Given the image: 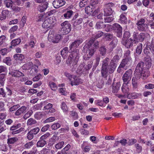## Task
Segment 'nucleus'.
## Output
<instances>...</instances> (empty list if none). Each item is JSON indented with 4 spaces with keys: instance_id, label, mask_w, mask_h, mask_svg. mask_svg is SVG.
<instances>
[{
    "instance_id": "1",
    "label": "nucleus",
    "mask_w": 154,
    "mask_h": 154,
    "mask_svg": "<svg viewBox=\"0 0 154 154\" xmlns=\"http://www.w3.org/2000/svg\"><path fill=\"white\" fill-rule=\"evenodd\" d=\"M119 59V57L118 55H115L110 61L109 65V58L106 57L102 61V64L101 69L102 76L105 78L107 77L108 72L110 74L112 73L117 67L116 63L118 61Z\"/></svg>"
},
{
    "instance_id": "2",
    "label": "nucleus",
    "mask_w": 154,
    "mask_h": 154,
    "mask_svg": "<svg viewBox=\"0 0 154 154\" xmlns=\"http://www.w3.org/2000/svg\"><path fill=\"white\" fill-rule=\"evenodd\" d=\"M79 50H76V52L73 51L69 54L68 59L66 60V63L70 67L74 66L77 64L79 58L78 55Z\"/></svg>"
},
{
    "instance_id": "3",
    "label": "nucleus",
    "mask_w": 154,
    "mask_h": 154,
    "mask_svg": "<svg viewBox=\"0 0 154 154\" xmlns=\"http://www.w3.org/2000/svg\"><path fill=\"white\" fill-rule=\"evenodd\" d=\"M88 54L91 56H92L96 49L99 47V43L97 41H94L93 39H91L88 43Z\"/></svg>"
},
{
    "instance_id": "4",
    "label": "nucleus",
    "mask_w": 154,
    "mask_h": 154,
    "mask_svg": "<svg viewBox=\"0 0 154 154\" xmlns=\"http://www.w3.org/2000/svg\"><path fill=\"white\" fill-rule=\"evenodd\" d=\"M144 66V63L142 62H140L137 64L134 72L136 75H137L139 77L140 75H142L144 77H146L145 71H144L143 67Z\"/></svg>"
},
{
    "instance_id": "5",
    "label": "nucleus",
    "mask_w": 154,
    "mask_h": 154,
    "mask_svg": "<svg viewBox=\"0 0 154 154\" xmlns=\"http://www.w3.org/2000/svg\"><path fill=\"white\" fill-rule=\"evenodd\" d=\"M60 29V31L62 34L63 35L67 34L71 30V25L68 21H66L61 24Z\"/></svg>"
},
{
    "instance_id": "6",
    "label": "nucleus",
    "mask_w": 154,
    "mask_h": 154,
    "mask_svg": "<svg viewBox=\"0 0 154 154\" xmlns=\"http://www.w3.org/2000/svg\"><path fill=\"white\" fill-rule=\"evenodd\" d=\"M98 2V0H91L90 3L92 5L85 8V12L88 14H90L94 13H96L95 8L93 5L97 4Z\"/></svg>"
},
{
    "instance_id": "7",
    "label": "nucleus",
    "mask_w": 154,
    "mask_h": 154,
    "mask_svg": "<svg viewBox=\"0 0 154 154\" xmlns=\"http://www.w3.org/2000/svg\"><path fill=\"white\" fill-rule=\"evenodd\" d=\"M107 27H109L114 30L117 33V35L119 37H121L122 35V28L118 23H115L112 26L107 25Z\"/></svg>"
},
{
    "instance_id": "8",
    "label": "nucleus",
    "mask_w": 154,
    "mask_h": 154,
    "mask_svg": "<svg viewBox=\"0 0 154 154\" xmlns=\"http://www.w3.org/2000/svg\"><path fill=\"white\" fill-rule=\"evenodd\" d=\"M132 37L134 43L136 44L139 41H143L145 37V33H141L139 34L138 33L134 32Z\"/></svg>"
},
{
    "instance_id": "9",
    "label": "nucleus",
    "mask_w": 154,
    "mask_h": 154,
    "mask_svg": "<svg viewBox=\"0 0 154 154\" xmlns=\"http://www.w3.org/2000/svg\"><path fill=\"white\" fill-rule=\"evenodd\" d=\"M132 70L129 69L126 71L123 75L122 79L124 82L126 84L128 83L132 77Z\"/></svg>"
},
{
    "instance_id": "10",
    "label": "nucleus",
    "mask_w": 154,
    "mask_h": 154,
    "mask_svg": "<svg viewBox=\"0 0 154 154\" xmlns=\"http://www.w3.org/2000/svg\"><path fill=\"white\" fill-rule=\"evenodd\" d=\"M122 44L127 48H129L132 46L134 43L133 39L130 38L129 39L123 38L122 41Z\"/></svg>"
},
{
    "instance_id": "11",
    "label": "nucleus",
    "mask_w": 154,
    "mask_h": 154,
    "mask_svg": "<svg viewBox=\"0 0 154 154\" xmlns=\"http://www.w3.org/2000/svg\"><path fill=\"white\" fill-rule=\"evenodd\" d=\"M82 39L79 38L72 43L69 46L70 49L71 51H74V49L78 47L82 42Z\"/></svg>"
},
{
    "instance_id": "12",
    "label": "nucleus",
    "mask_w": 154,
    "mask_h": 154,
    "mask_svg": "<svg viewBox=\"0 0 154 154\" xmlns=\"http://www.w3.org/2000/svg\"><path fill=\"white\" fill-rule=\"evenodd\" d=\"M71 85L72 86L76 85L82 83V80L77 77L73 75L70 81Z\"/></svg>"
},
{
    "instance_id": "13",
    "label": "nucleus",
    "mask_w": 154,
    "mask_h": 154,
    "mask_svg": "<svg viewBox=\"0 0 154 154\" xmlns=\"http://www.w3.org/2000/svg\"><path fill=\"white\" fill-rule=\"evenodd\" d=\"M66 3L62 0H55L53 2V5L55 8H57L64 5Z\"/></svg>"
},
{
    "instance_id": "14",
    "label": "nucleus",
    "mask_w": 154,
    "mask_h": 154,
    "mask_svg": "<svg viewBox=\"0 0 154 154\" xmlns=\"http://www.w3.org/2000/svg\"><path fill=\"white\" fill-rule=\"evenodd\" d=\"M9 74L12 76L16 77H19L20 76H24V75L18 70H14L9 72Z\"/></svg>"
},
{
    "instance_id": "15",
    "label": "nucleus",
    "mask_w": 154,
    "mask_h": 154,
    "mask_svg": "<svg viewBox=\"0 0 154 154\" xmlns=\"http://www.w3.org/2000/svg\"><path fill=\"white\" fill-rule=\"evenodd\" d=\"M83 20L82 18H80L79 19L76 20L73 23V27L75 29L77 30H79L81 29V26L79 25L81 24Z\"/></svg>"
},
{
    "instance_id": "16",
    "label": "nucleus",
    "mask_w": 154,
    "mask_h": 154,
    "mask_svg": "<svg viewBox=\"0 0 154 154\" xmlns=\"http://www.w3.org/2000/svg\"><path fill=\"white\" fill-rule=\"evenodd\" d=\"M128 60L127 59H123L118 67L117 71L120 72L121 71V68H124L125 69H126V68H125L128 66Z\"/></svg>"
},
{
    "instance_id": "17",
    "label": "nucleus",
    "mask_w": 154,
    "mask_h": 154,
    "mask_svg": "<svg viewBox=\"0 0 154 154\" xmlns=\"http://www.w3.org/2000/svg\"><path fill=\"white\" fill-rule=\"evenodd\" d=\"M26 108H27L26 106H22L15 112L14 114L15 115L19 116L25 113L26 111Z\"/></svg>"
},
{
    "instance_id": "18",
    "label": "nucleus",
    "mask_w": 154,
    "mask_h": 154,
    "mask_svg": "<svg viewBox=\"0 0 154 154\" xmlns=\"http://www.w3.org/2000/svg\"><path fill=\"white\" fill-rule=\"evenodd\" d=\"M48 3L46 2L44 4H41L38 6V9L40 12H42L45 11L48 7Z\"/></svg>"
},
{
    "instance_id": "19",
    "label": "nucleus",
    "mask_w": 154,
    "mask_h": 154,
    "mask_svg": "<svg viewBox=\"0 0 154 154\" xmlns=\"http://www.w3.org/2000/svg\"><path fill=\"white\" fill-rule=\"evenodd\" d=\"M120 87V84L119 83H114L112 84V92L116 93L118 91Z\"/></svg>"
},
{
    "instance_id": "20",
    "label": "nucleus",
    "mask_w": 154,
    "mask_h": 154,
    "mask_svg": "<svg viewBox=\"0 0 154 154\" xmlns=\"http://www.w3.org/2000/svg\"><path fill=\"white\" fill-rule=\"evenodd\" d=\"M113 12L112 9L110 7H106L104 9V16H110L112 14Z\"/></svg>"
},
{
    "instance_id": "21",
    "label": "nucleus",
    "mask_w": 154,
    "mask_h": 154,
    "mask_svg": "<svg viewBox=\"0 0 154 154\" xmlns=\"http://www.w3.org/2000/svg\"><path fill=\"white\" fill-rule=\"evenodd\" d=\"M144 61L145 64L148 68L150 67L152 65V60L151 58L149 56H147L144 58Z\"/></svg>"
},
{
    "instance_id": "22",
    "label": "nucleus",
    "mask_w": 154,
    "mask_h": 154,
    "mask_svg": "<svg viewBox=\"0 0 154 154\" xmlns=\"http://www.w3.org/2000/svg\"><path fill=\"white\" fill-rule=\"evenodd\" d=\"M33 66V63L32 62H30L24 64L21 67L23 70H28Z\"/></svg>"
},
{
    "instance_id": "23",
    "label": "nucleus",
    "mask_w": 154,
    "mask_h": 154,
    "mask_svg": "<svg viewBox=\"0 0 154 154\" xmlns=\"http://www.w3.org/2000/svg\"><path fill=\"white\" fill-rule=\"evenodd\" d=\"M13 57L17 61H21L24 58V56L22 54H16L14 55Z\"/></svg>"
},
{
    "instance_id": "24",
    "label": "nucleus",
    "mask_w": 154,
    "mask_h": 154,
    "mask_svg": "<svg viewBox=\"0 0 154 154\" xmlns=\"http://www.w3.org/2000/svg\"><path fill=\"white\" fill-rule=\"evenodd\" d=\"M4 3L6 7L8 8H11L13 4V2L12 0H5Z\"/></svg>"
},
{
    "instance_id": "25",
    "label": "nucleus",
    "mask_w": 154,
    "mask_h": 154,
    "mask_svg": "<svg viewBox=\"0 0 154 154\" xmlns=\"http://www.w3.org/2000/svg\"><path fill=\"white\" fill-rule=\"evenodd\" d=\"M38 67L37 66H33L30 71V75L32 76L35 75L38 72Z\"/></svg>"
},
{
    "instance_id": "26",
    "label": "nucleus",
    "mask_w": 154,
    "mask_h": 154,
    "mask_svg": "<svg viewBox=\"0 0 154 154\" xmlns=\"http://www.w3.org/2000/svg\"><path fill=\"white\" fill-rule=\"evenodd\" d=\"M73 12L71 10L67 11L63 14V17L66 19H69L71 17L73 14Z\"/></svg>"
},
{
    "instance_id": "27",
    "label": "nucleus",
    "mask_w": 154,
    "mask_h": 154,
    "mask_svg": "<svg viewBox=\"0 0 154 154\" xmlns=\"http://www.w3.org/2000/svg\"><path fill=\"white\" fill-rule=\"evenodd\" d=\"M18 140V138L15 137L9 138L7 140V143L8 144H13L17 142Z\"/></svg>"
},
{
    "instance_id": "28",
    "label": "nucleus",
    "mask_w": 154,
    "mask_h": 154,
    "mask_svg": "<svg viewBox=\"0 0 154 154\" xmlns=\"http://www.w3.org/2000/svg\"><path fill=\"white\" fill-rule=\"evenodd\" d=\"M45 115L46 114L44 112H38L35 114L34 116L35 119H39Z\"/></svg>"
},
{
    "instance_id": "29",
    "label": "nucleus",
    "mask_w": 154,
    "mask_h": 154,
    "mask_svg": "<svg viewBox=\"0 0 154 154\" xmlns=\"http://www.w3.org/2000/svg\"><path fill=\"white\" fill-rule=\"evenodd\" d=\"M61 108L64 112L67 113L68 111V108L65 102H63L61 103Z\"/></svg>"
},
{
    "instance_id": "30",
    "label": "nucleus",
    "mask_w": 154,
    "mask_h": 154,
    "mask_svg": "<svg viewBox=\"0 0 154 154\" xmlns=\"http://www.w3.org/2000/svg\"><path fill=\"white\" fill-rule=\"evenodd\" d=\"M54 33L53 31H50L48 36V39L49 42L54 43Z\"/></svg>"
},
{
    "instance_id": "31",
    "label": "nucleus",
    "mask_w": 154,
    "mask_h": 154,
    "mask_svg": "<svg viewBox=\"0 0 154 154\" xmlns=\"http://www.w3.org/2000/svg\"><path fill=\"white\" fill-rule=\"evenodd\" d=\"M68 53V48L67 47H66L61 51V54L62 57L65 59Z\"/></svg>"
},
{
    "instance_id": "32",
    "label": "nucleus",
    "mask_w": 154,
    "mask_h": 154,
    "mask_svg": "<svg viewBox=\"0 0 154 154\" xmlns=\"http://www.w3.org/2000/svg\"><path fill=\"white\" fill-rule=\"evenodd\" d=\"M138 29L141 31H146L148 29V26L147 24H143L142 26H137Z\"/></svg>"
},
{
    "instance_id": "33",
    "label": "nucleus",
    "mask_w": 154,
    "mask_h": 154,
    "mask_svg": "<svg viewBox=\"0 0 154 154\" xmlns=\"http://www.w3.org/2000/svg\"><path fill=\"white\" fill-rule=\"evenodd\" d=\"M106 26L103 22H98L96 24V27L97 29H100L104 28Z\"/></svg>"
},
{
    "instance_id": "34",
    "label": "nucleus",
    "mask_w": 154,
    "mask_h": 154,
    "mask_svg": "<svg viewBox=\"0 0 154 154\" xmlns=\"http://www.w3.org/2000/svg\"><path fill=\"white\" fill-rule=\"evenodd\" d=\"M46 142L45 140H40L37 143V146L38 147H42L46 144Z\"/></svg>"
},
{
    "instance_id": "35",
    "label": "nucleus",
    "mask_w": 154,
    "mask_h": 154,
    "mask_svg": "<svg viewBox=\"0 0 154 154\" xmlns=\"http://www.w3.org/2000/svg\"><path fill=\"white\" fill-rule=\"evenodd\" d=\"M21 42V40L20 38H17L13 40L11 42V46H15L19 45Z\"/></svg>"
},
{
    "instance_id": "36",
    "label": "nucleus",
    "mask_w": 154,
    "mask_h": 154,
    "mask_svg": "<svg viewBox=\"0 0 154 154\" xmlns=\"http://www.w3.org/2000/svg\"><path fill=\"white\" fill-rule=\"evenodd\" d=\"M122 92L125 94H128V95L127 96V97L128 98H130V97L131 96H130V94H128V91H129V89L127 87V86H123L122 87Z\"/></svg>"
},
{
    "instance_id": "37",
    "label": "nucleus",
    "mask_w": 154,
    "mask_h": 154,
    "mask_svg": "<svg viewBox=\"0 0 154 154\" xmlns=\"http://www.w3.org/2000/svg\"><path fill=\"white\" fill-rule=\"evenodd\" d=\"M62 36L61 35L56 34L54 35V43H57L61 39Z\"/></svg>"
},
{
    "instance_id": "38",
    "label": "nucleus",
    "mask_w": 154,
    "mask_h": 154,
    "mask_svg": "<svg viewBox=\"0 0 154 154\" xmlns=\"http://www.w3.org/2000/svg\"><path fill=\"white\" fill-rule=\"evenodd\" d=\"M146 19L144 18H141L139 20L137 23V26H142L143 24H147L146 22Z\"/></svg>"
},
{
    "instance_id": "39",
    "label": "nucleus",
    "mask_w": 154,
    "mask_h": 154,
    "mask_svg": "<svg viewBox=\"0 0 154 154\" xmlns=\"http://www.w3.org/2000/svg\"><path fill=\"white\" fill-rule=\"evenodd\" d=\"M117 41L116 39H114L109 44L110 50L112 51L113 49L116 47L117 44Z\"/></svg>"
},
{
    "instance_id": "40",
    "label": "nucleus",
    "mask_w": 154,
    "mask_h": 154,
    "mask_svg": "<svg viewBox=\"0 0 154 154\" xmlns=\"http://www.w3.org/2000/svg\"><path fill=\"white\" fill-rule=\"evenodd\" d=\"M47 103H48L46 101L42 102V104L45 105L44 107V109H48L52 108V104L50 103L47 104Z\"/></svg>"
},
{
    "instance_id": "41",
    "label": "nucleus",
    "mask_w": 154,
    "mask_h": 154,
    "mask_svg": "<svg viewBox=\"0 0 154 154\" xmlns=\"http://www.w3.org/2000/svg\"><path fill=\"white\" fill-rule=\"evenodd\" d=\"M45 17L46 16L45 15H43L42 14H39L36 21L37 22L42 21L45 19Z\"/></svg>"
},
{
    "instance_id": "42",
    "label": "nucleus",
    "mask_w": 154,
    "mask_h": 154,
    "mask_svg": "<svg viewBox=\"0 0 154 154\" xmlns=\"http://www.w3.org/2000/svg\"><path fill=\"white\" fill-rule=\"evenodd\" d=\"M42 26L44 28H48L51 26V24L49 23L46 19L45 20Z\"/></svg>"
},
{
    "instance_id": "43",
    "label": "nucleus",
    "mask_w": 154,
    "mask_h": 154,
    "mask_svg": "<svg viewBox=\"0 0 154 154\" xmlns=\"http://www.w3.org/2000/svg\"><path fill=\"white\" fill-rule=\"evenodd\" d=\"M70 116L74 120L77 119L78 118L79 116L77 113L75 112L72 111L70 112Z\"/></svg>"
},
{
    "instance_id": "44",
    "label": "nucleus",
    "mask_w": 154,
    "mask_h": 154,
    "mask_svg": "<svg viewBox=\"0 0 154 154\" xmlns=\"http://www.w3.org/2000/svg\"><path fill=\"white\" fill-rule=\"evenodd\" d=\"M49 85L51 89L53 91H55L57 89V87L54 82H49Z\"/></svg>"
},
{
    "instance_id": "45",
    "label": "nucleus",
    "mask_w": 154,
    "mask_h": 154,
    "mask_svg": "<svg viewBox=\"0 0 154 154\" xmlns=\"http://www.w3.org/2000/svg\"><path fill=\"white\" fill-rule=\"evenodd\" d=\"M36 123V121L32 118L29 119L27 122V124L28 125H32Z\"/></svg>"
},
{
    "instance_id": "46",
    "label": "nucleus",
    "mask_w": 154,
    "mask_h": 154,
    "mask_svg": "<svg viewBox=\"0 0 154 154\" xmlns=\"http://www.w3.org/2000/svg\"><path fill=\"white\" fill-rule=\"evenodd\" d=\"M8 13V11L7 10H4L2 11V15L0 17V20H1L5 19L6 17V14Z\"/></svg>"
},
{
    "instance_id": "47",
    "label": "nucleus",
    "mask_w": 154,
    "mask_h": 154,
    "mask_svg": "<svg viewBox=\"0 0 154 154\" xmlns=\"http://www.w3.org/2000/svg\"><path fill=\"white\" fill-rule=\"evenodd\" d=\"M142 44L140 43L137 47L136 49V52L137 53L139 54H140L142 52Z\"/></svg>"
},
{
    "instance_id": "48",
    "label": "nucleus",
    "mask_w": 154,
    "mask_h": 154,
    "mask_svg": "<svg viewBox=\"0 0 154 154\" xmlns=\"http://www.w3.org/2000/svg\"><path fill=\"white\" fill-rule=\"evenodd\" d=\"M100 54L102 56H104L106 54V49L104 46H102L99 49Z\"/></svg>"
},
{
    "instance_id": "49",
    "label": "nucleus",
    "mask_w": 154,
    "mask_h": 154,
    "mask_svg": "<svg viewBox=\"0 0 154 154\" xmlns=\"http://www.w3.org/2000/svg\"><path fill=\"white\" fill-rule=\"evenodd\" d=\"M120 21L122 23H125L127 22V20L125 16L123 14L120 16Z\"/></svg>"
},
{
    "instance_id": "50",
    "label": "nucleus",
    "mask_w": 154,
    "mask_h": 154,
    "mask_svg": "<svg viewBox=\"0 0 154 154\" xmlns=\"http://www.w3.org/2000/svg\"><path fill=\"white\" fill-rule=\"evenodd\" d=\"M48 21L49 23L51 24V25L53 24L56 21L55 17H50L47 19H46Z\"/></svg>"
},
{
    "instance_id": "51",
    "label": "nucleus",
    "mask_w": 154,
    "mask_h": 154,
    "mask_svg": "<svg viewBox=\"0 0 154 154\" xmlns=\"http://www.w3.org/2000/svg\"><path fill=\"white\" fill-rule=\"evenodd\" d=\"M132 85L134 88H137V79L135 77L132 78Z\"/></svg>"
},
{
    "instance_id": "52",
    "label": "nucleus",
    "mask_w": 154,
    "mask_h": 154,
    "mask_svg": "<svg viewBox=\"0 0 154 154\" xmlns=\"http://www.w3.org/2000/svg\"><path fill=\"white\" fill-rule=\"evenodd\" d=\"M11 59L9 57H6L3 60V62L9 66L11 64Z\"/></svg>"
},
{
    "instance_id": "53",
    "label": "nucleus",
    "mask_w": 154,
    "mask_h": 154,
    "mask_svg": "<svg viewBox=\"0 0 154 154\" xmlns=\"http://www.w3.org/2000/svg\"><path fill=\"white\" fill-rule=\"evenodd\" d=\"M8 50L5 48H2L0 50V54L2 56H5L8 52Z\"/></svg>"
},
{
    "instance_id": "54",
    "label": "nucleus",
    "mask_w": 154,
    "mask_h": 154,
    "mask_svg": "<svg viewBox=\"0 0 154 154\" xmlns=\"http://www.w3.org/2000/svg\"><path fill=\"white\" fill-rule=\"evenodd\" d=\"M34 144L32 141L26 143L24 145V148L26 149L30 148Z\"/></svg>"
},
{
    "instance_id": "55",
    "label": "nucleus",
    "mask_w": 154,
    "mask_h": 154,
    "mask_svg": "<svg viewBox=\"0 0 154 154\" xmlns=\"http://www.w3.org/2000/svg\"><path fill=\"white\" fill-rule=\"evenodd\" d=\"M60 125L59 123H56L51 126V128L53 130H55L60 127Z\"/></svg>"
},
{
    "instance_id": "56",
    "label": "nucleus",
    "mask_w": 154,
    "mask_h": 154,
    "mask_svg": "<svg viewBox=\"0 0 154 154\" xmlns=\"http://www.w3.org/2000/svg\"><path fill=\"white\" fill-rule=\"evenodd\" d=\"M100 55H98L96 56V62L94 66V67H96L98 65L100 60Z\"/></svg>"
},
{
    "instance_id": "57",
    "label": "nucleus",
    "mask_w": 154,
    "mask_h": 154,
    "mask_svg": "<svg viewBox=\"0 0 154 154\" xmlns=\"http://www.w3.org/2000/svg\"><path fill=\"white\" fill-rule=\"evenodd\" d=\"M32 110H30L27 112L23 116V118L24 119H26L27 118L29 117L32 115Z\"/></svg>"
},
{
    "instance_id": "58",
    "label": "nucleus",
    "mask_w": 154,
    "mask_h": 154,
    "mask_svg": "<svg viewBox=\"0 0 154 154\" xmlns=\"http://www.w3.org/2000/svg\"><path fill=\"white\" fill-rule=\"evenodd\" d=\"M5 74H0V84L2 85H4V82L5 80Z\"/></svg>"
},
{
    "instance_id": "59",
    "label": "nucleus",
    "mask_w": 154,
    "mask_h": 154,
    "mask_svg": "<svg viewBox=\"0 0 154 154\" xmlns=\"http://www.w3.org/2000/svg\"><path fill=\"white\" fill-rule=\"evenodd\" d=\"M114 18L112 17H106L104 18V22L105 23H110L113 20Z\"/></svg>"
},
{
    "instance_id": "60",
    "label": "nucleus",
    "mask_w": 154,
    "mask_h": 154,
    "mask_svg": "<svg viewBox=\"0 0 154 154\" xmlns=\"http://www.w3.org/2000/svg\"><path fill=\"white\" fill-rule=\"evenodd\" d=\"M30 38L31 40L29 42V45L31 46V48H33L35 44L34 42L35 40L34 39V37L32 36H31Z\"/></svg>"
},
{
    "instance_id": "61",
    "label": "nucleus",
    "mask_w": 154,
    "mask_h": 154,
    "mask_svg": "<svg viewBox=\"0 0 154 154\" xmlns=\"http://www.w3.org/2000/svg\"><path fill=\"white\" fill-rule=\"evenodd\" d=\"M39 130L38 127H36L30 130V131L33 135H35L39 131Z\"/></svg>"
},
{
    "instance_id": "62",
    "label": "nucleus",
    "mask_w": 154,
    "mask_h": 154,
    "mask_svg": "<svg viewBox=\"0 0 154 154\" xmlns=\"http://www.w3.org/2000/svg\"><path fill=\"white\" fill-rule=\"evenodd\" d=\"M147 45H144V46H146V47L144 50V54H145L147 55L149 54V53L150 51L151 50H150L149 47H147Z\"/></svg>"
},
{
    "instance_id": "63",
    "label": "nucleus",
    "mask_w": 154,
    "mask_h": 154,
    "mask_svg": "<svg viewBox=\"0 0 154 154\" xmlns=\"http://www.w3.org/2000/svg\"><path fill=\"white\" fill-rule=\"evenodd\" d=\"M64 144V142L62 141L56 144L55 147L57 149H60L62 148Z\"/></svg>"
},
{
    "instance_id": "64",
    "label": "nucleus",
    "mask_w": 154,
    "mask_h": 154,
    "mask_svg": "<svg viewBox=\"0 0 154 154\" xmlns=\"http://www.w3.org/2000/svg\"><path fill=\"white\" fill-rule=\"evenodd\" d=\"M55 120V118L54 117H50L46 119L44 122L45 123L51 122L54 121Z\"/></svg>"
}]
</instances>
